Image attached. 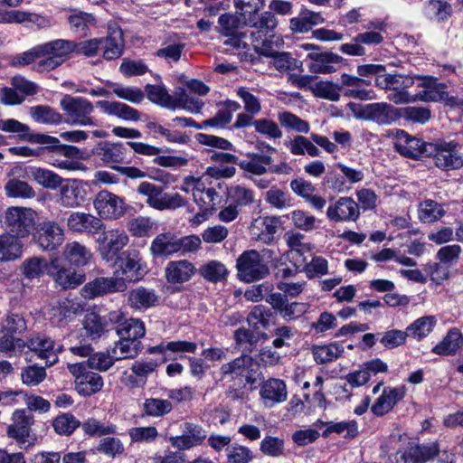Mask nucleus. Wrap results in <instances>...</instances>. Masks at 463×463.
Instances as JSON below:
<instances>
[{
    "mask_svg": "<svg viewBox=\"0 0 463 463\" xmlns=\"http://www.w3.org/2000/svg\"><path fill=\"white\" fill-rule=\"evenodd\" d=\"M0 129L5 132L17 133L23 141L46 145L48 153L61 155L76 161L84 159V153L77 146L61 144L57 137L47 134L30 133V127L16 119L0 120Z\"/></svg>",
    "mask_w": 463,
    "mask_h": 463,
    "instance_id": "obj_1",
    "label": "nucleus"
},
{
    "mask_svg": "<svg viewBox=\"0 0 463 463\" xmlns=\"http://www.w3.org/2000/svg\"><path fill=\"white\" fill-rule=\"evenodd\" d=\"M299 48L310 52L301 61V73L288 74V81L298 88L310 90L316 97H318V47L312 43H302Z\"/></svg>",
    "mask_w": 463,
    "mask_h": 463,
    "instance_id": "obj_2",
    "label": "nucleus"
},
{
    "mask_svg": "<svg viewBox=\"0 0 463 463\" xmlns=\"http://www.w3.org/2000/svg\"><path fill=\"white\" fill-rule=\"evenodd\" d=\"M38 214L32 208L10 206L3 214V226L7 232L24 239L36 229Z\"/></svg>",
    "mask_w": 463,
    "mask_h": 463,
    "instance_id": "obj_3",
    "label": "nucleus"
},
{
    "mask_svg": "<svg viewBox=\"0 0 463 463\" xmlns=\"http://www.w3.org/2000/svg\"><path fill=\"white\" fill-rule=\"evenodd\" d=\"M416 77L403 74L386 73L385 76L375 78V85L388 92L387 99L394 104H409L415 102L414 95L408 89L415 83Z\"/></svg>",
    "mask_w": 463,
    "mask_h": 463,
    "instance_id": "obj_4",
    "label": "nucleus"
},
{
    "mask_svg": "<svg viewBox=\"0 0 463 463\" xmlns=\"http://www.w3.org/2000/svg\"><path fill=\"white\" fill-rule=\"evenodd\" d=\"M60 106L64 112V121L72 126H97L91 117L94 111L93 104L82 97L64 95L60 101Z\"/></svg>",
    "mask_w": 463,
    "mask_h": 463,
    "instance_id": "obj_5",
    "label": "nucleus"
},
{
    "mask_svg": "<svg viewBox=\"0 0 463 463\" xmlns=\"http://www.w3.org/2000/svg\"><path fill=\"white\" fill-rule=\"evenodd\" d=\"M95 241L98 243V252L101 259L109 263L117 260V257L120 255L121 250L128 245L129 238L125 231L120 229H106L103 224V228L95 236Z\"/></svg>",
    "mask_w": 463,
    "mask_h": 463,
    "instance_id": "obj_6",
    "label": "nucleus"
},
{
    "mask_svg": "<svg viewBox=\"0 0 463 463\" xmlns=\"http://www.w3.org/2000/svg\"><path fill=\"white\" fill-rule=\"evenodd\" d=\"M137 193L146 197V203L151 208L158 211L175 210L185 205V200L179 194L165 193L161 186L149 182H141Z\"/></svg>",
    "mask_w": 463,
    "mask_h": 463,
    "instance_id": "obj_7",
    "label": "nucleus"
},
{
    "mask_svg": "<svg viewBox=\"0 0 463 463\" xmlns=\"http://www.w3.org/2000/svg\"><path fill=\"white\" fill-rule=\"evenodd\" d=\"M237 276L241 281L250 283L269 274V269L258 250L243 251L236 261Z\"/></svg>",
    "mask_w": 463,
    "mask_h": 463,
    "instance_id": "obj_8",
    "label": "nucleus"
},
{
    "mask_svg": "<svg viewBox=\"0 0 463 463\" xmlns=\"http://www.w3.org/2000/svg\"><path fill=\"white\" fill-rule=\"evenodd\" d=\"M456 141L439 140L429 143L426 156H432L435 165L442 170L458 169L463 165V156Z\"/></svg>",
    "mask_w": 463,
    "mask_h": 463,
    "instance_id": "obj_9",
    "label": "nucleus"
},
{
    "mask_svg": "<svg viewBox=\"0 0 463 463\" xmlns=\"http://www.w3.org/2000/svg\"><path fill=\"white\" fill-rule=\"evenodd\" d=\"M283 239L293 251V256L302 258L304 272L308 279H314L318 275V259L312 253L306 256V252H310L313 247L309 243L304 242L305 236L300 232L288 231L285 232Z\"/></svg>",
    "mask_w": 463,
    "mask_h": 463,
    "instance_id": "obj_10",
    "label": "nucleus"
},
{
    "mask_svg": "<svg viewBox=\"0 0 463 463\" xmlns=\"http://www.w3.org/2000/svg\"><path fill=\"white\" fill-rule=\"evenodd\" d=\"M419 81L418 87L423 90L414 95L415 101L423 102H445L447 105L455 106L456 98L449 96L447 85L439 82L438 79L430 75H415Z\"/></svg>",
    "mask_w": 463,
    "mask_h": 463,
    "instance_id": "obj_11",
    "label": "nucleus"
},
{
    "mask_svg": "<svg viewBox=\"0 0 463 463\" xmlns=\"http://www.w3.org/2000/svg\"><path fill=\"white\" fill-rule=\"evenodd\" d=\"M117 267L116 273L121 274L126 281H138L147 272L146 264L142 261L140 252L135 249L123 250L117 260L109 262Z\"/></svg>",
    "mask_w": 463,
    "mask_h": 463,
    "instance_id": "obj_12",
    "label": "nucleus"
},
{
    "mask_svg": "<svg viewBox=\"0 0 463 463\" xmlns=\"http://www.w3.org/2000/svg\"><path fill=\"white\" fill-rule=\"evenodd\" d=\"M13 423L7 427V436L15 439L21 446L27 443L26 448L34 445L36 436L32 434L31 427L34 423L32 414L26 413L25 410H16L12 416Z\"/></svg>",
    "mask_w": 463,
    "mask_h": 463,
    "instance_id": "obj_13",
    "label": "nucleus"
},
{
    "mask_svg": "<svg viewBox=\"0 0 463 463\" xmlns=\"http://www.w3.org/2000/svg\"><path fill=\"white\" fill-rule=\"evenodd\" d=\"M35 353L37 356L45 361V366H52L58 361V353L62 351V346L55 345L48 336L37 334L25 341V348Z\"/></svg>",
    "mask_w": 463,
    "mask_h": 463,
    "instance_id": "obj_14",
    "label": "nucleus"
},
{
    "mask_svg": "<svg viewBox=\"0 0 463 463\" xmlns=\"http://www.w3.org/2000/svg\"><path fill=\"white\" fill-rule=\"evenodd\" d=\"M93 204L98 214L104 219L116 220L125 213L123 199L105 190L97 194Z\"/></svg>",
    "mask_w": 463,
    "mask_h": 463,
    "instance_id": "obj_15",
    "label": "nucleus"
},
{
    "mask_svg": "<svg viewBox=\"0 0 463 463\" xmlns=\"http://www.w3.org/2000/svg\"><path fill=\"white\" fill-rule=\"evenodd\" d=\"M109 317L118 337L140 340L146 334L145 325L139 319L126 318L120 312L109 313Z\"/></svg>",
    "mask_w": 463,
    "mask_h": 463,
    "instance_id": "obj_16",
    "label": "nucleus"
},
{
    "mask_svg": "<svg viewBox=\"0 0 463 463\" xmlns=\"http://www.w3.org/2000/svg\"><path fill=\"white\" fill-rule=\"evenodd\" d=\"M182 434L171 437V445L180 450L189 449L201 444L207 434L203 428L193 422H184L181 425Z\"/></svg>",
    "mask_w": 463,
    "mask_h": 463,
    "instance_id": "obj_17",
    "label": "nucleus"
},
{
    "mask_svg": "<svg viewBox=\"0 0 463 463\" xmlns=\"http://www.w3.org/2000/svg\"><path fill=\"white\" fill-rule=\"evenodd\" d=\"M439 453L436 442L410 446L396 453V463H425Z\"/></svg>",
    "mask_w": 463,
    "mask_h": 463,
    "instance_id": "obj_18",
    "label": "nucleus"
},
{
    "mask_svg": "<svg viewBox=\"0 0 463 463\" xmlns=\"http://www.w3.org/2000/svg\"><path fill=\"white\" fill-rule=\"evenodd\" d=\"M59 190L58 203L66 208L80 206L86 197V191L82 183L77 179H66Z\"/></svg>",
    "mask_w": 463,
    "mask_h": 463,
    "instance_id": "obj_19",
    "label": "nucleus"
},
{
    "mask_svg": "<svg viewBox=\"0 0 463 463\" xmlns=\"http://www.w3.org/2000/svg\"><path fill=\"white\" fill-rule=\"evenodd\" d=\"M63 230L52 221L41 222L37 229V243L44 250H54L63 242Z\"/></svg>",
    "mask_w": 463,
    "mask_h": 463,
    "instance_id": "obj_20",
    "label": "nucleus"
},
{
    "mask_svg": "<svg viewBox=\"0 0 463 463\" xmlns=\"http://www.w3.org/2000/svg\"><path fill=\"white\" fill-rule=\"evenodd\" d=\"M127 289V284L122 278H97L83 287L85 297L89 298L112 292H123Z\"/></svg>",
    "mask_w": 463,
    "mask_h": 463,
    "instance_id": "obj_21",
    "label": "nucleus"
},
{
    "mask_svg": "<svg viewBox=\"0 0 463 463\" xmlns=\"http://www.w3.org/2000/svg\"><path fill=\"white\" fill-rule=\"evenodd\" d=\"M326 215L335 222H354L360 216V208L354 199L341 197L327 208Z\"/></svg>",
    "mask_w": 463,
    "mask_h": 463,
    "instance_id": "obj_22",
    "label": "nucleus"
},
{
    "mask_svg": "<svg viewBox=\"0 0 463 463\" xmlns=\"http://www.w3.org/2000/svg\"><path fill=\"white\" fill-rule=\"evenodd\" d=\"M406 389L404 386L385 387L382 394L376 399L371 407L372 412L375 416H383L392 410L398 402L405 396Z\"/></svg>",
    "mask_w": 463,
    "mask_h": 463,
    "instance_id": "obj_23",
    "label": "nucleus"
},
{
    "mask_svg": "<svg viewBox=\"0 0 463 463\" xmlns=\"http://www.w3.org/2000/svg\"><path fill=\"white\" fill-rule=\"evenodd\" d=\"M253 359L248 354H242L230 363L223 364L221 367L222 379L230 376L232 379L238 377L244 378L246 383H253L252 367Z\"/></svg>",
    "mask_w": 463,
    "mask_h": 463,
    "instance_id": "obj_24",
    "label": "nucleus"
},
{
    "mask_svg": "<svg viewBox=\"0 0 463 463\" xmlns=\"http://www.w3.org/2000/svg\"><path fill=\"white\" fill-rule=\"evenodd\" d=\"M93 154L107 165L128 163V147L121 143L99 142Z\"/></svg>",
    "mask_w": 463,
    "mask_h": 463,
    "instance_id": "obj_25",
    "label": "nucleus"
},
{
    "mask_svg": "<svg viewBox=\"0 0 463 463\" xmlns=\"http://www.w3.org/2000/svg\"><path fill=\"white\" fill-rule=\"evenodd\" d=\"M266 301L278 310L281 316L288 320L297 318L307 311L304 303L292 302L289 303L288 298L281 292L271 293L266 298Z\"/></svg>",
    "mask_w": 463,
    "mask_h": 463,
    "instance_id": "obj_26",
    "label": "nucleus"
},
{
    "mask_svg": "<svg viewBox=\"0 0 463 463\" xmlns=\"http://www.w3.org/2000/svg\"><path fill=\"white\" fill-rule=\"evenodd\" d=\"M68 227L76 232L97 235L103 228V222L98 217L85 213H72L67 220Z\"/></svg>",
    "mask_w": 463,
    "mask_h": 463,
    "instance_id": "obj_27",
    "label": "nucleus"
},
{
    "mask_svg": "<svg viewBox=\"0 0 463 463\" xmlns=\"http://www.w3.org/2000/svg\"><path fill=\"white\" fill-rule=\"evenodd\" d=\"M49 273L53 278L56 286L64 290L77 288L86 279L85 274L81 271H76L70 268H60L55 264L52 265Z\"/></svg>",
    "mask_w": 463,
    "mask_h": 463,
    "instance_id": "obj_28",
    "label": "nucleus"
},
{
    "mask_svg": "<svg viewBox=\"0 0 463 463\" xmlns=\"http://www.w3.org/2000/svg\"><path fill=\"white\" fill-rule=\"evenodd\" d=\"M429 143L423 142L421 139L411 137L403 130H400L395 142L396 150L410 158H418L426 156V146Z\"/></svg>",
    "mask_w": 463,
    "mask_h": 463,
    "instance_id": "obj_29",
    "label": "nucleus"
},
{
    "mask_svg": "<svg viewBox=\"0 0 463 463\" xmlns=\"http://www.w3.org/2000/svg\"><path fill=\"white\" fill-rule=\"evenodd\" d=\"M257 52L261 56L272 58L274 67L279 71H291L298 67V61L289 52L274 51L268 40L263 41L260 47H257Z\"/></svg>",
    "mask_w": 463,
    "mask_h": 463,
    "instance_id": "obj_30",
    "label": "nucleus"
},
{
    "mask_svg": "<svg viewBox=\"0 0 463 463\" xmlns=\"http://www.w3.org/2000/svg\"><path fill=\"white\" fill-rule=\"evenodd\" d=\"M399 117L398 110L387 102L367 104L366 119L378 125H390Z\"/></svg>",
    "mask_w": 463,
    "mask_h": 463,
    "instance_id": "obj_31",
    "label": "nucleus"
},
{
    "mask_svg": "<svg viewBox=\"0 0 463 463\" xmlns=\"http://www.w3.org/2000/svg\"><path fill=\"white\" fill-rule=\"evenodd\" d=\"M279 219L275 216H267L255 220L251 228V234L263 243L269 244L273 241L274 234L277 232Z\"/></svg>",
    "mask_w": 463,
    "mask_h": 463,
    "instance_id": "obj_32",
    "label": "nucleus"
},
{
    "mask_svg": "<svg viewBox=\"0 0 463 463\" xmlns=\"http://www.w3.org/2000/svg\"><path fill=\"white\" fill-rule=\"evenodd\" d=\"M195 272L194 264L186 260L170 261L165 268V278L170 283L188 281Z\"/></svg>",
    "mask_w": 463,
    "mask_h": 463,
    "instance_id": "obj_33",
    "label": "nucleus"
},
{
    "mask_svg": "<svg viewBox=\"0 0 463 463\" xmlns=\"http://www.w3.org/2000/svg\"><path fill=\"white\" fill-rule=\"evenodd\" d=\"M298 258L293 256V251H287L275 260L274 272L278 279H288L295 277L301 269L302 264L298 263Z\"/></svg>",
    "mask_w": 463,
    "mask_h": 463,
    "instance_id": "obj_34",
    "label": "nucleus"
},
{
    "mask_svg": "<svg viewBox=\"0 0 463 463\" xmlns=\"http://www.w3.org/2000/svg\"><path fill=\"white\" fill-rule=\"evenodd\" d=\"M150 251L154 257H167L178 252L177 236L171 232L158 234L151 243Z\"/></svg>",
    "mask_w": 463,
    "mask_h": 463,
    "instance_id": "obj_35",
    "label": "nucleus"
},
{
    "mask_svg": "<svg viewBox=\"0 0 463 463\" xmlns=\"http://www.w3.org/2000/svg\"><path fill=\"white\" fill-rule=\"evenodd\" d=\"M158 302V296L154 289L138 287L128 292V304L134 309L141 310L155 307Z\"/></svg>",
    "mask_w": 463,
    "mask_h": 463,
    "instance_id": "obj_36",
    "label": "nucleus"
},
{
    "mask_svg": "<svg viewBox=\"0 0 463 463\" xmlns=\"http://www.w3.org/2000/svg\"><path fill=\"white\" fill-rule=\"evenodd\" d=\"M96 105L102 109L104 112L117 116L124 120L137 121L140 118V113L137 109L125 103L99 100L96 102Z\"/></svg>",
    "mask_w": 463,
    "mask_h": 463,
    "instance_id": "obj_37",
    "label": "nucleus"
},
{
    "mask_svg": "<svg viewBox=\"0 0 463 463\" xmlns=\"http://www.w3.org/2000/svg\"><path fill=\"white\" fill-rule=\"evenodd\" d=\"M63 255L71 265L77 267L87 265L92 258L90 249L78 241L67 243Z\"/></svg>",
    "mask_w": 463,
    "mask_h": 463,
    "instance_id": "obj_38",
    "label": "nucleus"
},
{
    "mask_svg": "<svg viewBox=\"0 0 463 463\" xmlns=\"http://www.w3.org/2000/svg\"><path fill=\"white\" fill-rule=\"evenodd\" d=\"M233 337L237 345H248L249 346H246V350L252 352L260 342L268 340L269 335L267 333L254 329L253 327L252 329L240 327L234 331Z\"/></svg>",
    "mask_w": 463,
    "mask_h": 463,
    "instance_id": "obj_39",
    "label": "nucleus"
},
{
    "mask_svg": "<svg viewBox=\"0 0 463 463\" xmlns=\"http://www.w3.org/2000/svg\"><path fill=\"white\" fill-rule=\"evenodd\" d=\"M142 348L140 340L119 337V340L115 343L111 353L116 361L132 359L137 356Z\"/></svg>",
    "mask_w": 463,
    "mask_h": 463,
    "instance_id": "obj_40",
    "label": "nucleus"
},
{
    "mask_svg": "<svg viewBox=\"0 0 463 463\" xmlns=\"http://www.w3.org/2000/svg\"><path fill=\"white\" fill-rule=\"evenodd\" d=\"M21 238L5 232L0 235V260H12L22 254Z\"/></svg>",
    "mask_w": 463,
    "mask_h": 463,
    "instance_id": "obj_41",
    "label": "nucleus"
},
{
    "mask_svg": "<svg viewBox=\"0 0 463 463\" xmlns=\"http://www.w3.org/2000/svg\"><path fill=\"white\" fill-rule=\"evenodd\" d=\"M446 213L442 204L427 199L418 205V217L421 222L432 223L441 219Z\"/></svg>",
    "mask_w": 463,
    "mask_h": 463,
    "instance_id": "obj_42",
    "label": "nucleus"
},
{
    "mask_svg": "<svg viewBox=\"0 0 463 463\" xmlns=\"http://www.w3.org/2000/svg\"><path fill=\"white\" fill-rule=\"evenodd\" d=\"M103 386V379L98 373L88 371L85 374L80 376L76 381V390L82 396H90L99 392Z\"/></svg>",
    "mask_w": 463,
    "mask_h": 463,
    "instance_id": "obj_43",
    "label": "nucleus"
},
{
    "mask_svg": "<svg viewBox=\"0 0 463 463\" xmlns=\"http://www.w3.org/2000/svg\"><path fill=\"white\" fill-rule=\"evenodd\" d=\"M260 395L266 401L282 402L287 398L286 384L281 380L269 379L262 384Z\"/></svg>",
    "mask_w": 463,
    "mask_h": 463,
    "instance_id": "obj_44",
    "label": "nucleus"
},
{
    "mask_svg": "<svg viewBox=\"0 0 463 463\" xmlns=\"http://www.w3.org/2000/svg\"><path fill=\"white\" fill-rule=\"evenodd\" d=\"M42 55H52L65 61V58L75 49V43L67 40H55L40 45Z\"/></svg>",
    "mask_w": 463,
    "mask_h": 463,
    "instance_id": "obj_45",
    "label": "nucleus"
},
{
    "mask_svg": "<svg viewBox=\"0 0 463 463\" xmlns=\"http://www.w3.org/2000/svg\"><path fill=\"white\" fill-rule=\"evenodd\" d=\"M437 324V318L434 316H424L416 319L406 327L409 337L421 340L428 336Z\"/></svg>",
    "mask_w": 463,
    "mask_h": 463,
    "instance_id": "obj_46",
    "label": "nucleus"
},
{
    "mask_svg": "<svg viewBox=\"0 0 463 463\" xmlns=\"http://www.w3.org/2000/svg\"><path fill=\"white\" fill-rule=\"evenodd\" d=\"M274 313L269 307L263 305L255 306L248 316V322L251 327L260 330L268 328L274 324Z\"/></svg>",
    "mask_w": 463,
    "mask_h": 463,
    "instance_id": "obj_47",
    "label": "nucleus"
},
{
    "mask_svg": "<svg viewBox=\"0 0 463 463\" xmlns=\"http://www.w3.org/2000/svg\"><path fill=\"white\" fill-rule=\"evenodd\" d=\"M423 14L430 20L443 22L451 14V5L440 0L427 1L422 9Z\"/></svg>",
    "mask_w": 463,
    "mask_h": 463,
    "instance_id": "obj_48",
    "label": "nucleus"
},
{
    "mask_svg": "<svg viewBox=\"0 0 463 463\" xmlns=\"http://www.w3.org/2000/svg\"><path fill=\"white\" fill-rule=\"evenodd\" d=\"M272 158L267 154L253 153L250 156V160H243L238 163L239 166L249 173L260 175L268 171L267 165H270Z\"/></svg>",
    "mask_w": 463,
    "mask_h": 463,
    "instance_id": "obj_49",
    "label": "nucleus"
},
{
    "mask_svg": "<svg viewBox=\"0 0 463 463\" xmlns=\"http://www.w3.org/2000/svg\"><path fill=\"white\" fill-rule=\"evenodd\" d=\"M254 19L241 16L237 12L235 14L226 13L218 19L221 27V33L224 35H232L237 29L248 24H251Z\"/></svg>",
    "mask_w": 463,
    "mask_h": 463,
    "instance_id": "obj_50",
    "label": "nucleus"
},
{
    "mask_svg": "<svg viewBox=\"0 0 463 463\" xmlns=\"http://www.w3.org/2000/svg\"><path fill=\"white\" fill-rule=\"evenodd\" d=\"M30 115L36 122L42 124L59 125L63 121L62 114L46 105L32 107Z\"/></svg>",
    "mask_w": 463,
    "mask_h": 463,
    "instance_id": "obj_51",
    "label": "nucleus"
},
{
    "mask_svg": "<svg viewBox=\"0 0 463 463\" xmlns=\"http://www.w3.org/2000/svg\"><path fill=\"white\" fill-rule=\"evenodd\" d=\"M463 340L462 334L457 328L450 329L440 343L436 345L432 352L439 355L450 354L460 346Z\"/></svg>",
    "mask_w": 463,
    "mask_h": 463,
    "instance_id": "obj_52",
    "label": "nucleus"
},
{
    "mask_svg": "<svg viewBox=\"0 0 463 463\" xmlns=\"http://www.w3.org/2000/svg\"><path fill=\"white\" fill-rule=\"evenodd\" d=\"M277 24V18L271 12L263 13L258 20H256V15H254L253 22L251 24H249L254 29L251 32V36L259 40L272 32L276 28Z\"/></svg>",
    "mask_w": 463,
    "mask_h": 463,
    "instance_id": "obj_53",
    "label": "nucleus"
},
{
    "mask_svg": "<svg viewBox=\"0 0 463 463\" xmlns=\"http://www.w3.org/2000/svg\"><path fill=\"white\" fill-rule=\"evenodd\" d=\"M197 350V345L194 342H188V341H174L169 342L165 345H160L155 347H152L150 349L151 353L160 352L162 353L165 359L168 360H175L176 357H171L170 354L175 353H192L194 354Z\"/></svg>",
    "mask_w": 463,
    "mask_h": 463,
    "instance_id": "obj_54",
    "label": "nucleus"
},
{
    "mask_svg": "<svg viewBox=\"0 0 463 463\" xmlns=\"http://www.w3.org/2000/svg\"><path fill=\"white\" fill-rule=\"evenodd\" d=\"M198 272L206 280L213 283L225 280L228 274L225 265L218 260H210L202 265Z\"/></svg>",
    "mask_w": 463,
    "mask_h": 463,
    "instance_id": "obj_55",
    "label": "nucleus"
},
{
    "mask_svg": "<svg viewBox=\"0 0 463 463\" xmlns=\"http://www.w3.org/2000/svg\"><path fill=\"white\" fill-rule=\"evenodd\" d=\"M31 175L40 185L51 190L57 189L64 182L58 174L45 168H33Z\"/></svg>",
    "mask_w": 463,
    "mask_h": 463,
    "instance_id": "obj_56",
    "label": "nucleus"
},
{
    "mask_svg": "<svg viewBox=\"0 0 463 463\" xmlns=\"http://www.w3.org/2000/svg\"><path fill=\"white\" fill-rule=\"evenodd\" d=\"M172 410V402L167 399L147 398L143 403L144 413L150 417H163Z\"/></svg>",
    "mask_w": 463,
    "mask_h": 463,
    "instance_id": "obj_57",
    "label": "nucleus"
},
{
    "mask_svg": "<svg viewBox=\"0 0 463 463\" xmlns=\"http://www.w3.org/2000/svg\"><path fill=\"white\" fill-rule=\"evenodd\" d=\"M8 197L31 199L35 196L33 188L24 181L16 178L10 179L5 185Z\"/></svg>",
    "mask_w": 463,
    "mask_h": 463,
    "instance_id": "obj_58",
    "label": "nucleus"
},
{
    "mask_svg": "<svg viewBox=\"0 0 463 463\" xmlns=\"http://www.w3.org/2000/svg\"><path fill=\"white\" fill-rule=\"evenodd\" d=\"M122 42L121 32L114 33L109 37L102 38L100 50H103V57L106 60H113L118 58L122 54Z\"/></svg>",
    "mask_w": 463,
    "mask_h": 463,
    "instance_id": "obj_59",
    "label": "nucleus"
},
{
    "mask_svg": "<svg viewBox=\"0 0 463 463\" xmlns=\"http://www.w3.org/2000/svg\"><path fill=\"white\" fill-rule=\"evenodd\" d=\"M290 188L298 196L309 202L315 208H318V197L315 194L316 187L303 178H296L290 182Z\"/></svg>",
    "mask_w": 463,
    "mask_h": 463,
    "instance_id": "obj_60",
    "label": "nucleus"
},
{
    "mask_svg": "<svg viewBox=\"0 0 463 463\" xmlns=\"http://www.w3.org/2000/svg\"><path fill=\"white\" fill-rule=\"evenodd\" d=\"M318 21V14L307 9L302 10L298 16L290 20V29L295 33H307L312 30Z\"/></svg>",
    "mask_w": 463,
    "mask_h": 463,
    "instance_id": "obj_61",
    "label": "nucleus"
},
{
    "mask_svg": "<svg viewBox=\"0 0 463 463\" xmlns=\"http://www.w3.org/2000/svg\"><path fill=\"white\" fill-rule=\"evenodd\" d=\"M147 99L153 103L158 104L162 107L175 109V97L169 95L167 90L158 85L147 84L145 88Z\"/></svg>",
    "mask_w": 463,
    "mask_h": 463,
    "instance_id": "obj_62",
    "label": "nucleus"
},
{
    "mask_svg": "<svg viewBox=\"0 0 463 463\" xmlns=\"http://www.w3.org/2000/svg\"><path fill=\"white\" fill-rule=\"evenodd\" d=\"M326 426L323 431V436L327 437L332 432L338 434L346 432V438H354L358 435V424L355 420L341 421V422H323L320 420V428Z\"/></svg>",
    "mask_w": 463,
    "mask_h": 463,
    "instance_id": "obj_63",
    "label": "nucleus"
},
{
    "mask_svg": "<svg viewBox=\"0 0 463 463\" xmlns=\"http://www.w3.org/2000/svg\"><path fill=\"white\" fill-rule=\"evenodd\" d=\"M80 426V421L71 413L58 415L52 421V427L59 435L70 436Z\"/></svg>",
    "mask_w": 463,
    "mask_h": 463,
    "instance_id": "obj_64",
    "label": "nucleus"
}]
</instances>
